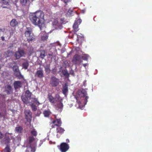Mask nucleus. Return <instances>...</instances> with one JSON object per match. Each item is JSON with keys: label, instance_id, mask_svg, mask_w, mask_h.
Segmentation results:
<instances>
[{"label": "nucleus", "instance_id": "1", "mask_svg": "<svg viewBox=\"0 0 152 152\" xmlns=\"http://www.w3.org/2000/svg\"><path fill=\"white\" fill-rule=\"evenodd\" d=\"M44 16L45 14L42 11H37L30 15L29 19L33 24L38 26L41 30V27L45 22Z\"/></svg>", "mask_w": 152, "mask_h": 152}, {"label": "nucleus", "instance_id": "2", "mask_svg": "<svg viewBox=\"0 0 152 152\" xmlns=\"http://www.w3.org/2000/svg\"><path fill=\"white\" fill-rule=\"evenodd\" d=\"M32 30L30 27L26 28L25 32V37L27 39V40L28 42L31 41L35 38V36L32 33Z\"/></svg>", "mask_w": 152, "mask_h": 152}, {"label": "nucleus", "instance_id": "3", "mask_svg": "<svg viewBox=\"0 0 152 152\" xmlns=\"http://www.w3.org/2000/svg\"><path fill=\"white\" fill-rule=\"evenodd\" d=\"M26 54V52L23 49L19 48L18 50L15 52L14 56L16 59H19L21 57H25Z\"/></svg>", "mask_w": 152, "mask_h": 152}, {"label": "nucleus", "instance_id": "4", "mask_svg": "<svg viewBox=\"0 0 152 152\" xmlns=\"http://www.w3.org/2000/svg\"><path fill=\"white\" fill-rule=\"evenodd\" d=\"M59 82V79L53 76L50 78L49 85L52 87H55L58 85Z\"/></svg>", "mask_w": 152, "mask_h": 152}, {"label": "nucleus", "instance_id": "5", "mask_svg": "<svg viewBox=\"0 0 152 152\" xmlns=\"http://www.w3.org/2000/svg\"><path fill=\"white\" fill-rule=\"evenodd\" d=\"M62 121L60 119H56L53 120L50 124L51 128H53L56 126H60L62 124Z\"/></svg>", "mask_w": 152, "mask_h": 152}, {"label": "nucleus", "instance_id": "6", "mask_svg": "<svg viewBox=\"0 0 152 152\" xmlns=\"http://www.w3.org/2000/svg\"><path fill=\"white\" fill-rule=\"evenodd\" d=\"M72 61L75 64L80 65L82 62L81 59V57L78 54L75 55L73 58Z\"/></svg>", "mask_w": 152, "mask_h": 152}, {"label": "nucleus", "instance_id": "7", "mask_svg": "<svg viewBox=\"0 0 152 152\" xmlns=\"http://www.w3.org/2000/svg\"><path fill=\"white\" fill-rule=\"evenodd\" d=\"M69 145L65 142L61 143L59 146V149L61 152H66L69 149Z\"/></svg>", "mask_w": 152, "mask_h": 152}, {"label": "nucleus", "instance_id": "8", "mask_svg": "<svg viewBox=\"0 0 152 152\" xmlns=\"http://www.w3.org/2000/svg\"><path fill=\"white\" fill-rule=\"evenodd\" d=\"M24 113L25 116V118L27 120V121H31L32 117V113L31 111L28 110H25Z\"/></svg>", "mask_w": 152, "mask_h": 152}, {"label": "nucleus", "instance_id": "9", "mask_svg": "<svg viewBox=\"0 0 152 152\" xmlns=\"http://www.w3.org/2000/svg\"><path fill=\"white\" fill-rule=\"evenodd\" d=\"M87 94V93L86 90L84 89H82L81 90L77 91V95L78 97L81 98L86 96Z\"/></svg>", "mask_w": 152, "mask_h": 152}, {"label": "nucleus", "instance_id": "10", "mask_svg": "<svg viewBox=\"0 0 152 152\" xmlns=\"http://www.w3.org/2000/svg\"><path fill=\"white\" fill-rule=\"evenodd\" d=\"M82 22V20L81 19H79L77 20L75 22L73 27L75 31H77L78 30V26Z\"/></svg>", "mask_w": 152, "mask_h": 152}, {"label": "nucleus", "instance_id": "11", "mask_svg": "<svg viewBox=\"0 0 152 152\" xmlns=\"http://www.w3.org/2000/svg\"><path fill=\"white\" fill-rule=\"evenodd\" d=\"M35 76L39 78H42L44 77L43 70L42 69L37 70L35 73Z\"/></svg>", "mask_w": 152, "mask_h": 152}, {"label": "nucleus", "instance_id": "12", "mask_svg": "<svg viewBox=\"0 0 152 152\" xmlns=\"http://www.w3.org/2000/svg\"><path fill=\"white\" fill-rule=\"evenodd\" d=\"M5 91L7 94H10L12 93V86L10 85H7L4 87Z\"/></svg>", "mask_w": 152, "mask_h": 152}, {"label": "nucleus", "instance_id": "13", "mask_svg": "<svg viewBox=\"0 0 152 152\" xmlns=\"http://www.w3.org/2000/svg\"><path fill=\"white\" fill-rule=\"evenodd\" d=\"M14 88L15 90L21 87L22 83L21 81H15L13 84Z\"/></svg>", "mask_w": 152, "mask_h": 152}, {"label": "nucleus", "instance_id": "14", "mask_svg": "<svg viewBox=\"0 0 152 152\" xmlns=\"http://www.w3.org/2000/svg\"><path fill=\"white\" fill-rule=\"evenodd\" d=\"M13 70L16 75L19 76L20 75V73L19 71L18 66L17 65H14L12 67Z\"/></svg>", "mask_w": 152, "mask_h": 152}, {"label": "nucleus", "instance_id": "15", "mask_svg": "<svg viewBox=\"0 0 152 152\" xmlns=\"http://www.w3.org/2000/svg\"><path fill=\"white\" fill-rule=\"evenodd\" d=\"M48 98L49 101L52 104H54L55 102V99L52 96L51 94H49L48 95Z\"/></svg>", "mask_w": 152, "mask_h": 152}, {"label": "nucleus", "instance_id": "16", "mask_svg": "<svg viewBox=\"0 0 152 152\" xmlns=\"http://www.w3.org/2000/svg\"><path fill=\"white\" fill-rule=\"evenodd\" d=\"M23 60L25 62L23 63L22 67L23 69H28L29 66V62L27 59H23Z\"/></svg>", "mask_w": 152, "mask_h": 152}, {"label": "nucleus", "instance_id": "17", "mask_svg": "<svg viewBox=\"0 0 152 152\" xmlns=\"http://www.w3.org/2000/svg\"><path fill=\"white\" fill-rule=\"evenodd\" d=\"M21 98L23 102L26 104H27L30 102L29 101L30 99H29V98L25 96H22Z\"/></svg>", "mask_w": 152, "mask_h": 152}, {"label": "nucleus", "instance_id": "18", "mask_svg": "<svg viewBox=\"0 0 152 152\" xmlns=\"http://www.w3.org/2000/svg\"><path fill=\"white\" fill-rule=\"evenodd\" d=\"M60 102L57 104L55 105L56 109L58 110L61 111L63 107V104L62 102Z\"/></svg>", "mask_w": 152, "mask_h": 152}, {"label": "nucleus", "instance_id": "19", "mask_svg": "<svg viewBox=\"0 0 152 152\" xmlns=\"http://www.w3.org/2000/svg\"><path fill=\"white\" fill-rule=\"evenodd\" d=\"M10 26L12 27H14L18 24V22L16 19H12L10 23Z\"/></svg>", "mask_w": 152, "mask_h": 152}, {"label": "nucleus", "instance_id": "20", "mask_svg": "<svg viewBox=\"0 0 152 152\" xmlns=\"http://www.w3.org/2000/svg\"><path fill=\"white\" fill-rule=\"evenodd\" d=\"M1 6L3 8H6L7 7L3 6L4 5H8L10 2V0H1Z\"/></svg>", "mask_w": 152, "mask_h": 152}, {"label": "nucleus", "instance_id": "21", "mask_svg": "<svg viewBox=\"0 0 152 152\" xmlns=\"http://www.w3.org/2000/svg\"><path fill=\"white\" fill-rule=\"evenodd\" d=\"M50 64H47L44 66L45 71L46 73L47 74H49L50 71Z\"/></svg>", "mask_w": 152, "mask_h": 152}, {"label": "nucleus", "instance_id": "22", "mask_svg": "<svg viewBox=\"0 0 152 152\" xmlns=\"http://www.w3.org/2000/svg\"><path fill=\"white\" fill-rule=\"evenodd\" d=\"M56 131L57 133H59L60 134H62L65 131L64 129L60 126H58L56 128Z\"/></svg>", "mask_w": 152, "mask_h": 152}, {"label": "nucleus", "instance_id": "23", "mask_svg": "<svg viewBox=\"0 0 152 152\" xmlns=\"http://www.w3.org/2000/svg\"><path fill=\"white\" fill-rule=\"evenodd\" d=\"M23 130V127L21 126H19L16 127L15 128V132L19 134L22 133Z\"/></svg>", "mask_w": 152, "mask_h": 152}, {"label": "nucleus", "instance_id": "24", "mask_svg": "<svg viewBox=\"0 0 152 152\" xmlns=\"http://www.w3.org/2000/svg\"><path fill=\"white\" fill-rule=\"evenodd\" d=\"M68 91V88L67 86L65 84L64 86H63L62 90V93L65 95Z\"/></svg>", "mask_w": 152, "mask_h": 152}, {"label": "nucleus", "instance_id": "25", "mask_svg": "<svg viewBox=\"0 0 152 152\" xmlns=\"http://www.w3.org/2000/svg\"><path fill=\"white\" fill-rule=\"evenodd\" d=\"M40 52V57L42 59H43L45 56V50H41Z\"/></svg>", "mask_w": 152, "mask_h": 152}, {"label": "nucleus", "instance_id": "26", "mask_svg": "<svg viewBox=\"0 0 152 152\" xmlns=\"http://www.w3.org/2000/svg\"><path fill=\"white\" fill-rule=\"evenodd\" d=\"M32 94L31 93L29 90H28L26 91L25 96L28 98L29 99H31Z\"/></svg>", "mask_w": 152, "mask_h": 152}, {"label": "nucleus", "instance_id": "27", "mask_svg": "<svg viewBox=\"0 0 152 152\" xmlns=\"http://www.w3.org/2000/svg\"><path fill=\"white\" fill-rule=\"evenodd\" d=\"M51 113L49 110H45L43 112V114L45 117H48L51 114Z\"/></svg>", "mask_w": 152, "mask_h": 152}, {"label": "nucleus", "instance_id": "28", "mask_svg": "<svg viewBox=\"0 0 152 152\" xmlns=\"http://www.w3.org/2000/svg\"><path fill=\"white\" fill-rule=\"evenodd\" d=\"M20 2L23 5L25 6L28 2H29V0H20Z\"/></svg>", "mask_w": 152, "mask_h": 152}, {"label": "nucleus", "instance_id": "29", "mask_svg": "<svg viewBox=\"0 0 152 152\" xmlns=\"http://www.w3.org/2000/svg\"><path fill=\"white\" fill-rule=\"evenodd\" d=\"M31 133L32 135L34 137H36L37 134V133L35 129H34L33 130L31 131Z\"/></svg>", "mask_w": 152, "mask_h": 152}, {"label": "nucleus", "instance_id": "30", "mask_svg": "<svg viewBox=\"0 0 152 152\" xmlns=\"http://www.w3.org/2000/svg\"><path fill=\"white\" fill-rule=\"evenodd\" d=\"M4 152H11V149L9 146L7 145L4 149Z\"/></svg>", "mask_w": 152, "mask_h": 152}, {"label": "nucleus", "instance_id": "31", "mask_svg": "<svg viewBox=\"0 0 152 152\" xmlns=\"http://www.w3.org/2000/svg\"><path fill=\"white\" fill-rule=\"evenodd\" d=\"M88 57L89 55L87 54H85L81 58H82L83 60L87 61V60Z\"/></svg>", "mask_w": 152, "mask_h": 152}, {"label": "nucleus", "instance_id": "32", "mask_svg": "<svg viewBox=\"0 0 152 152\" xmlns=\"http://www.w3.org/2000/svg\"><path fill=\"white\" fill-rule=\"evenodd\" d=\"M31 106L32 110L34 111H36L37 110V106L33 104H31Z\"/></svg>", "mask_w": 152, "mask_h": 152}, {"label": "nucleus", "instance_id": "33", "mask_svg": "<svg viewBox=\"0 0 152 152\" xmlns=\"http://www.w3.org/2000/svg\"><path fill=\"white\" fill-rule=\"evenodd\" d=\"M56 98L57 99V100H58V102H62L63 101V99H62L61 97L59 95L56 94Z\"/></svg>", "mask_w": 152, "mask_h": 152}, {"label": "nucleus", "instance_id": "34", "mask_svg": "<svg viewBox=\"0 0 152 152\" xmlns=\"http://www.w3.org/2000/svg\"><path fill=\"white\" fill-rule=\"evenodd\" d=\"M28 140L29 143H32L35 140V138L32 136L28 137Z\"/></svg>", "mask_w": 152, "mask_h": 152}, {"label": "nucleus", "instance_id": "35", "mask_svg": "<svg viewBox=\"0 0 152 152\" xmlns=\"http://www.w3.org/2000/svg\"><path fill=\"white\" fill-rule=\"evenodd\" d=\"M33 99H34V102L38 105H39L40 104V103H39V101H38V99L37 98H33Z\"/></svg>", "mask_w": 152, "mask_h": 152}, {"label": "nucleus", "instance_id": "36", "mask_svg": "<svg viewBox=\"0 0 152 152\" xmlns=\"http://www.w3.org/2000/svg\"><path fill=\"white\" fill-rule=\"evenodd\" d=\"M32 148L31 147L28 148L26 149V152H32Z\"/></svg>", "mask_w": 152, "mask_h": 152}, {"label": "nucleus", "instance_id": "37", "mask_svg": "<svg viewBox=\"0 0 152 152\" xmlns=\"http://www.w3.org/2000/svg\"><path fill=\"white\" fill-rule=\"evenodd\" d=\"M58 23V21L56 20H54L53 22V25L57 26Z\"/></svg>", "mask_w": 152, "mask_h": 152}, {"label": "nucleus", "instance_id": "38", "mask_svg": "<svg viewBox=\"0 0 152 152\" xmlns=\"http://www.w3.org/2000/svg\"><path fill=\"white\" fill-rule=\"evenodd\" d=\"M73 12L72 11L69 10L67 12V14L68 15H69L72 14Z\"/></svg>", "mask_w": 152, "mask_h": 152}, {"label": "nucleus", "instance_id": "39", "mask_svg": "<svg viewBox=\"0 0 152 152\" xmlns=\"http://www.w3.org/2000/svg\"><path fill=\"white\" fill-rule=\"evenodd\" d=\"M5 141L9 142L10 140V139L9 137H6L5 138Z\"/></svg>", "mask_w": 152, "mask_h": 152}, {"label": "nucleus", "instance_id": "40", "mask_svg": "<svg viewBox=\"0 0 152 152\" xmlns=\"http://www.w3.org/2000/svg\"><path fill=\"white\" fill-rule=\"evenodd\" d=\"M88 96H86L85 98V100L86 101V103L85 104H86V103L88 102Z\"/></svg>", "mask_w": 152, "mask_h": 152}, {"label": "nucleus", "instance_id": "41", "mask_svg": "<svg viewBox=\"0 0 152 152\" xmlns=\"http://www.w3.org/2000/svg\"><path fill=\"white\" fill-rule=\"evenodd\" d=\"M83 66L85 67H86V66H88V64L87 63L84 64H83Z\"/></svg>", "mask_w": 152, "mask_h": 152}, {"label": "nucleus", "instance_id": "42", "mask_svg": "<svg viewBox=\"0 0 152 152\" xmlns=\"http://www.w3.org/2000/svg\"><path fill=\"white\" fill-rule=\"evenodd\" d=\"M64 2L66 4L69 2V0H64Z\"/></svg>", "mask_w": 152, "mask_h": 152}, {"label": "nucleus", "instance_id": "43", "mask_svg": "<svg viewBox=\"0 0 152 152\" xmlns=\"http://www.w3.org/2000/svg\"><path fill=\"white\" fill-rule=\"evenodd\" d=\"M1 40L3 41H4L5 40L4 37L3 36L1 37Z\"/></svg>", "mask_w": 152, "mask_h": 152}, {"label": "nucleus", "instance_id": "44", "mask_svg": "<svg viewBox=\"0 0 152 152\" xmlns=\"http://www.w3.org/2000/svg\"><path fill=\"white\" fill-rule=\"evenodd\" d=\"M43 37H42V40H43V39H47V37H45V38H44V39H43Z\"/></svg>", "mask_w": 152, "mask_h": 152}, {"label": "nucleus", "instance_id": "45", "mask_svg": "<svg viewBox=\"0 0 152 152\" xmlns=\"http://www.w3.org/2000/svg\"><path fill=\"white\" fill-rule=\"evenodd\" d=\"M48 55L50 56H52L53 55V53H48Z\"/></svg>", "mask_w": 152, "mask_h": 152}, {"label": "nucleus", "instance_id": "46", "mask_svg": "<svg viewBox=\"0 0 152 152\" xmlns=\"http://www.w3.org/2000/svg\"><path fill=\"white\" fill-rule=\"evenodd\" d=\"M2 134L1 132H0V138H2Z\"/></svg>", "mask_w": 152, "mask_h": 152}, {"label": "nucleus", "instance_id": "47", "mask_svg": "<svg viewBox=\"0 0 152 152\" xmlns=\"http://www.w3.org/2000/svg\"><path fill=\"white\" fill-rule=\"evenodd\" d=\"M66 142L67 143H69V139H67L66 140Z\"/></svg>", "mask_w": 152, "mask_h": 152}, {"label": "nucleus", "instance_id": "48", "mask_svg": "<svg viewBox=\"0 0 152 152\" xmlns=\"http://www.w3.org/2000/svg\"><path fill=\"white\" fill-rule=\"evenodd\" d=\"M1 0H0V7L1 6Z\"/></svg>", "mask_w": 152, "mask_h": 152}, {"label": "nucleus", "instance_id": "49", "mask_svg": "<svg viewBox=\"0 0 152 152\" xmlns=\"http://www.w3.org/2000/svg\"><path fill=\"white\" fill-rule=\"evenodd\" d=\"M13 34V32H12V33H10V35H12V34Z\"/></svg>", "mask_w": 152, "mask_h": 152}, {"label": "nucleus", "instance_id": "50", "mask_svg": "<svg viewBox=\"0 0 152 152\" xmlns=\"http://www.w3.org/2000/svg\"><path fill=\"white\" fill-rule=\"evenodd\" d=\"M53 74H55L56 73V72H53Z\"/></svg>", "mask_w": 152, "mask_h": 152}, {"label": "nucleus", "instance_id": "51", "mask_svg": "<svg viewBox=\"0 0 152 152\" xmlns=\"http://www.w3.org/2000/svg\"><path fill=\"white\" fill-rule=\"evenodd\" d=\"M77 41H78V38L77 39Z\"/></svg>", "mask_w": 152, "mask_h": 152}, {"label": "nucleus", "instance_id": "52", "mask_svg": "<svg viewBox=\"0 0 152 152\" xmlns=\"http://www.w3.org/2000/svg\"><path fill=\"white\" fill-rule=\"evenodd\" d=\"M53 72H54L55 71H54V70H53ZM55 72H56V71H55Z\"/></svg>", "mask_w": 152, "mask_h": 152}, {"label": "nucleus", "instance_id": "53", "mask_svg": "<svg viewBox=\"0 0 152 152\" xmlns=\"http://www.w3.org/2000/svg\"><path fill=\"white\" fill-rule=\"evenodd\" d=\"M61 20H62V19H61Z\"/></svg>", "mask_w": 152, "mask_h": 152}, {"label": "nucleus", "instance_id": "54", "mask_svg": "<svg viewBox=\"0 0 152 152\" xmlns=\"http://www.w3.org/2000/svg\"><path fill=\"white\" fill-rule=\"evenodd\" d=\"M56 124H57V122H56Z\"/></svg>", "mask_w": 152, "mask_h": 152}, {"label": "nucleus", "instance_id": "55", "mask_svg": "<svg viewBox=\"0 0 152 152\" xmlns=\"http://www.w3.org/2000/svg\"><path fill=\"white\" fill-rule=\"evenodd\" d=\"M1 115V113H0V115Z\"/></svg>", "mask_w": 152, "mask_h": 152}, {"label": "nucleus", "instance_id": "56", "mask_svg": "<svg viewBox=\"0 0 152 152\" xmlns=\"http://www.w3.org/2000/svg\"><path fill=\"white\" fill-rule=\"evenodd\" d=\"M54 70H55V71H56V70H55V69H54Z\"/></svg>", "mask_w": 152, "mask_h": 152}, {"label": "nucleus", "instance_id": "57", "mask_svg": "<svg viewBox=\"0 0 152 152\" xmlns=\"http://www.w3.org/2000/svg\"><path fill=\"white\" fill-rule=\"evenodd\" d=\"M54 70H55V71H56V70H55V69H54Z\"/></svg>", "mask_w": 152, "mask_h": 152}]
</instances>
